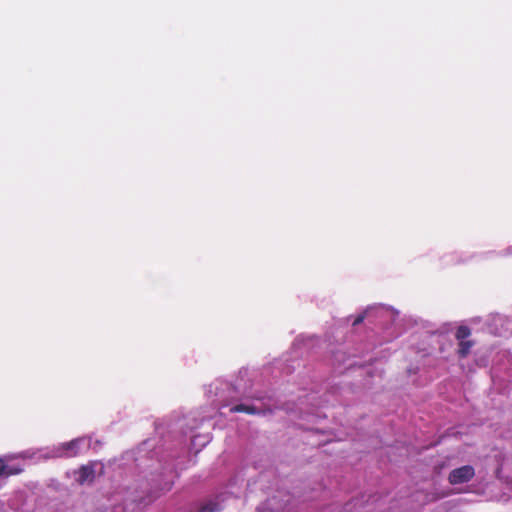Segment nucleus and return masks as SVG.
<instances>
[{
  "label": "nucleus",
  "instance_id": "nucleus-5",
  "mask_svg": "<svg viewBox=\"0 0 512 512\" xmlns=\"http://www.w3.org/2000/svg\"><path fill=\"white\" fill-rule=\"evenodd\" d=\"M232 413H247L251 415L260 414L261 410L253 405L237 404L230 408Z\"/></svg>",
  "mask_w": 512,
  "mask_h": 512
},
{
  "label": "nucleus",
  "instance_id": "nucleus-7",
  "mask_svg": "<svg viewBox=\"0 0 512 512\" xmlns=\"http://www.w3.org/2000/svg\"><path fill=\"white\" fill-rule=\"evenodd\" d=\"M222 510L221 504L216 500H210L204 503L198 512H219Z\"/></svg>",
  "mask_w": 512,
  "mask_h": 512
},
{
  "label": "nucleus",
  "instance_id": "nucleus-6",
  "mask_svg": "<svg viewBox=\"0 0 512 512\" xmlns=\"http://www.w3.org/2000/svg\"><path fill=\"white\" fill-rule=\"evenodd\" d=\"M80 441V439H74L62 444V448L68 457L77 456Z\"/></svg>",
  "mask_w": 512,
  "mask_h": 512
},
{
  "label": "nucleus",
  "instance_id": "nucleus-4",
  "mask_svg": "<svg viewBox=\"0 0 512 512\" xmlns=\"http://www.w3.org/2000/svg\"><path fill=\"white\" fill-rule=\"evenodd\" d=\"M77 473V482L81 485L85 483H92L95 479V468L93 464L82 465Z\"/></svg>",
  "mask_w": 512,
  "mask_h": 512
},
{
  "label": "nucleus",
  "instance_id": "nucleus-2",
  "mask_svg": "<svg viewBox=\"0 0 512 512\" xmlns=\"http://www.w3.org/2000/svg\"><path fill=\"white\" fill-rule=\"evenodd\" d=\"M475 475V470L471 465L453 469L448 476V481L452 485H458L469 482Z\"/></svg>",
  "mask_w": 512,
  "mask_h": 512
},
{
  "label": "nucleus",
  "instance_id": "nucleus-1",
  "mask_svg": "<svg viewBox=\"0 0 512 512\" xmlns=\"http://www.w3.org/2000/svg\"><path fill=\"white\" fill-rule=\"evenodd\" d=\"M471 335V329L468 326L461 325L457 328L455 333V338L458 341V350L457 354L459 358H466L474 346V341L467 340V338Z\"/></svg>",
  "mask_w": 512,
  "mask_h": 512
},
{
  "label": "nucleus",
  "instance_id": "nucleus-3",
  "mask_svg": "<svg viewBox=\"0 0 512 512\" xmlns=\"http://www.w3.org/2000/svg\"><path fill=\"white\" fill-rule=\"evenodd\" d=\"M12 456L0 457V477H9L12 475H18L23 472V467L18 465H9L7 461L12 459Z\"/></svg>",
  "mask_w": 512,
  "mask_h": 512
},
{
  "label": "nucleus",
  "instance_id": "nucleus-8",
  "mask_svg": "<svg viewBox=\"0 0 512 512\" xmlns=\"http://www.w3.org/2000/svg\"><path fill=\"white\" fill-rule=\"evenodd\" d=\"M364 319H365V315H364V314H360V315H358V316L354 319V321H353L352 325H353V326H357V325H359L360 323H362V322L364 321Z\"/></svg>",
  "mask_w": 512,
  "mask_h": 512
}]
</instances>
